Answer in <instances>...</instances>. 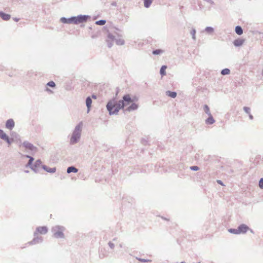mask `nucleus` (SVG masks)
<instances>
[{
	"label": "nucleus",
	"mask_w": 263,
	"mask_h": 263,
	"mask_svg": "<svg viewBox=\"0 0 263 263\" xmlns=\"http://www.w3.org/2000/svg\"><path fill=\"white\" fill-rule=\"evenodd\" d=\"M217 182L219 184H221V185H223V183H222V182L221 180H217Z\"/></svg>",
	"instance_id": "obj_41"
},
{
	"label": "nucleus",
	"mask_w": 263,
	"mask_h": 263,
	"mask_svg": "<svg viewBox=\"0 0 263 263\" xmlns=\"http://www.w3.org/2000/svg\"><path fill=\"white\" fill-rule=\"evenodd\" d=\"M122 105H120L119 102L117 103L116 101L113 99L108 101L106 105V108L110 115H117L120 109H122Z\"/></svg>",
	"instance_id": "obj_4"
},
{
	"label": "nucleus",
	"mask_w": 263,
	"mask_h": 263,
	"mask_svg": "<svg viewBox=\"0 0 263 263\" xmlns=\"http://www.w3.org/2000/svg\"><path fill=\"white\" fill-rule=\"evenodd\" d=\"M91 103H92L91 99L90 98V97H88L86 99V105L87 107V112H89V111L90 110V108L91 107Z\"/></svg>",
	"instance_id": "obj_18"
},
{
	"label": "nucleus",
	"mask_w": 263,
	"mask_h": 263,
	"mask_svg": "<svg viewBox=\"0 0 263 263\" xmlns=\"http://www.w3.org/2000/svg\"><path fill=\"white\" fill-rule=\"evenodd\" d=\"M228 231L232 234H239V232L238 231V228L237 229H230L228 230Z\"/></svg>",
	"instance_id": "obj_28"
},
{
	"label": "nucleus",
	"mask_w": 263,
	"mask_h": 263,
	"mask_svg": "<svg viewBox=\"0 0 263 263\" xmlns=\"http://www.w3.org/2000/svg\"><path fill=\"white\" fill-rule=\"evenodd\" d=\"M23 145L26 148L28 149L31 152H36L37 148L34 146L32 144L29 143L28 141H24L23 143Z\"/></svg>",
	"instance_id": "obj_8"
},
{
	"label": "nucleus",
	"mask_w": 263,
	"mask_h": 263,
	"mask_svg": "<svg viewBox=\"0 0 263 263\" xmlns=\"http://www.w3.org/2000/svg\"><path fill=\"white\" fill-rule=\"evenodd\" d=\"M42 168L48 173H54L56 172V167L50 168L45 165H43Z\"/></svg>",
	"instance_id": "obj_13"
},
{
	"label": "nucleus",
	"mask_w": 263,
	"mask_h": 263,
	"mask_svg": "<svg viewBox=\"0 0 263 263\" xmlns=\"http://www.w3.org/2000/svg\"><path fill=\"white\" fill-rule=\"evenodd\" d=\"M34 238H33V239L31 241L29 242L30 245H35L42 242V237L41 236H38L36 232L34 233Z\"/></svg>",
	"instance_id": "obj_10"
},
{
	"label": "nucleus",
	"mask_w": 263,
	"mask_h": 263,
	"mask_svg": "<svg viewBox=\"0 0 263 263\" xmlns=\"http://www.w3.org/2000/svg\"><path fill=\"white\" fill-rule=\"evenodd\" d=\"M119 247H120V248H122V247H123V246H122V244H121H121H120V245H119Z\"/></svg>",
	"instance_id": "obj_44"
},
{
	"label": "nucleus",
	"mask_w": 263,
	"mask_h": 263,
	"mask_svg": "<svg viewBox=\"0 0 263 263\" xmlns=\"http://www.w3.org/2000/svg\"><path fill=\"white\" fill-rule=\"evenodd\" d=\"M248 115H249V117L250 119L252 120L253 119V116L251 114V113L250 114H248Z\"/></svg>",
	"instance_id": "obj_40"
},
{
	"label": "nucleus",
	"mask_w": 263,
	"mask_h": 263,
	"mask_svg": "<svg viewBox=\"0 0 263 263\" xmlns=\"http://www.w3.org/2000/svg\"><path fill=\"white\" fill-rule=\"evenodd\" d=\"M203 109L205 114H206L208 116L211 115L210 108L207 105H204L203 106Z\"/></svg>",
	"instance_id": "obj_26"
},
{
	"label": "nucleus",
	"mask_w": 263,
	"mask_h": 263,
	"mask_svg": "<svg viewBox=\"0 0 263 263\" xmlns=\"http://www.w3.org/2000/svg\"><path fill=\"white\" fill-rule=\"evenodd\" d=\"M138 108V104L135 103H132V104L128 106L126 110L128 111H131L137 109Z\"/></svg>",
	"instance_id": "obj_14"
},
{
	"label": "nucleus",
	"mask_w": 263,
	"mask_h": 263,
	"mask_svg": "<svg viewBox=\"0 0 263 263\" xmlns=\"http://www.w3.org/2000/svg\"><path fill=\"white\" fill-rule=\"evenodd\" d=\"M190 169L192 171H197L199 170V167L197 166H192L190 167Z\"/></svg>",
	"instance_id": "obj_38"
},
{
	"label": "nucleus",
	"mask_w": 263,
	"mask_h": 263,
	"mask_svg": "<svg viewBox=\"0 0 263 263\" xmlns=\"http://www.w3.org/2000/svg\"><path fill=\"white\" fill-rule=\"evenodd\" d=\"M25 173H28L29 172L28 171H25Z\"/></svg>",
	"instance_id": "obj_46"
},
{
	"label": "nucleus",
	"mask_w": 263,
	"mask_h": 263,
	"mask_svg": "<svg viewBox=\"0 0 263 263\" xmlns=\"http://www.w3.org/2000/svg\"><path fill=\"white\" fill-rule=\"evenodd\" d=\"M3 140L6 141L9 144L11 143V141L10 140V138L7 135L5 136H4V138Z\"/></svg>",
	"instance_id": "obj_35"
},
{
	"label": "nucleus",
	"mask_w": 263,
	"mask_h": 263,
	"mask_svg": "<svg viewBox=\"0 0 263 263\" xmlns=\"http://www.w3.org/2000/svg\"><path fill=\"white\" fill-rule=\"evenodd\" d=\"M116 238L113 239V241H116Z\"/></svg>",
	"instance_id": "obj_47"
},
{
	"label": "nucleus",
	"mask_w": 263,
	"mask_h": 263,
	"mask_svg": "<svg viewBox=\"0 0 263 263\" xmlns=\"http://www.w3.org/2000/svg\"><path fill=\"white\" fill-rule=\"evenodd\" d=\"M0 16L5 21L9 20L10 18V15L0 12Z\"/></svg>",
	"instance_id": "obj_20"
},
{
	"label": "nucleus",
	"mask_w": 263,
	"mask_h": 263,
	"mask_svg": "<svg viewBox=\"0 0 263 263\" xmlns=\"http://www.w3.org/2000/svg\"><path fill=\"white\" fill-rule=\"evenodd\" d=\"M120 105H123L122 108H123L125 106L129 105L130 103L133 102V100L130 98L129 95H126L123 97V100L119 101Z\"/></svg>",
	"instance_id": "obj_6"
},
{
	"label": "nucleus",
	"mask_w": 263,
	"mask_h": 263,
	"mask_svg": "<svg viewBox=\"0 0 263 263\" xmlns=\"http://www.w3.org/2000/svg\"><path fill=\"white\" fill-rule=\"evenodd\" d=\"M25 157L29 159V161L27 163V164H26V166L29 167L31 168V165H33V164H32V163L33 161L34 160V158L30 156L29 155H25Z\"/></svg>",
	"instance_id": "obj_19"
},
{
	"label": "nucleus",
	"mask_w": 263,
	"mask_h": 263,
	"mask_svg": "<svg viewBox=\"0 0 263 263\" xmlns=\"http://www.w3.org/2000/svg\"><path fill=\"white\" fill-rule=\"evenodd\" d=\"M215 122L212 115L209 116L208 119L205 120V123L208 125L213 124Z\"/></svg>",
	"instance_id": "obj_16"
},
{
	"label": "nucleus",
	"mask_w": 263,
	"mask_h": 263,
	"mask_svg": "<svg viewBox=\"0 0 263 263\" xmlns=\"http://www.w3.org/2000/svg\"><path fill=\"white\" fill-rule=\"evenodd\" d=\"M243 110L245 111V112L246 114H250L251 109H250V107L245 106V107H243Z\"/></svg>",
	"instance_id": "obj_34"
},
{
	"label": "nucleus",
	"mask_w": 263,
	"mask_h": 263,
	"mask_svg": "<svg viewBox=\"0 0 263 263\" xmlns=\"http://www.w3.org/2000/svg\"><path fill=\"white\" fill-rule=\"evenodd\" d=\"M166 95L172 98H175L177 96V93L176 92L169 90L166 91Z\"/></svg>",
	"instance_id": "obj_22"
},
{
	"label": "nucleus",
	"mask_w": 263,
	"mask_h": 263,
	"mask_svg": "<svg viewBox=\"0 0 263 263\" xmlns=\"http://www.w3.org/2000/svg\"><path fill=\"white\" fill-rule=\"evenodd\" d=\"M47 86L53 88L55 87V84L53 81H50L47 83Z\"/></svg>",
	"instance_id": "obj_33"
},
{
	"label": "nucleus",
	"mask_w": 263,
	"mask_h": 263,
	"mask_svg": "<svg viewBox=\"0 0 263 263\" xmlns=\"http://www.w3.org/2000/svg\"><path fill=\"white\" fill-rule=\"evenodd\" d=\"M167 68V66L166 65H163L160 68V73L162 76H165L166 74V69Z\"/></svg>",
	"instance_id": "obj_24"
},
{
	"label": "nucleus",
	"mask_w": 263,
	"mask_h": 263,
	"mask_svg": "<svg viewBox=\"0 0 263 263\" xmlns=\"http://www.w3.org/2000/svg\"><path fill=\"white\" fill-rule=\"evenodd\" d=\"M42 161L41 160H37L33 165H31V169L35 173H37L40 172V167H42Z\"/></svg>",
	"instance_id": "obj_7"
},
{
	"label": "nucleus",
	"mask_w": 263,
	"mask_h": 263,
	"mask_svg": "<svg viewBox=\"0 0 263 263\" xmlns=\"http://www.w3.org/2000/svg\"><path fill=\"white\" fill-rule=\"evenodd\" d=\"M204 32H206V34L209 35H212L213 34L214 32V29L212 27H206L204 31Z\"/></svg>",
	"instance_id": "obj_17"
},
{
	"label": "nucleus",
	"mask_w": 263,
	"mask_h": 263,
	"mask_svg": "<svg viewBox=\"0 0 263 263\" xmlns=\"http://www.w3.org/2000/svg\"><path fill=\"white\" fill-rule=\"evenodd\" d=\"M230 73V70L228 68H225L221 70V74L222 75H227L229 74Z\"/></svg>",
	"instance_id": "obj_29"
},
{
	"label": "nucleus",
	"mask_w": 263,
	"mask_h": 263,
	"mask_svg": "<svg viewBox=\"0 0 263 263\" xmlns=\"http://www.w3.org/2000/svg\"><path fill=\"white\" fill-rule=\"evenodd\" d=\"M108 246L109 247V248L111 249H114V248H115V244L111 242V241H109L108 243Z\"/></svg>",
	"instance_id": "obj_37"
},
{
	"label": "nucleus",
	"mask_w": 263,
	"mask_h": 263,
	"mask_svg": "<svg viewBox=\"0 0 263 263\" xmlns=\"http://www.w3.org/2000/svg\"><path fill=\"white\" fill-rule=\"evenodd\" d=\"M89 17L90 16L87 15H79L77 16H72L68 18L62 17L61 18L60 21L64 24H73L77 25L86 22Z\"/></svg>",
	"instance_id": "obj_2"
},
{
	"label": "nucleus",
	"mask_w": 263,
	"mask_h": 263,
	"mask_svg": "<svg viewBox=\"0 0 263 263\" xmlns=\"http://www.w3.org/2000/svg\"><path fill=\"white\" fill-rule=\"evenodd\" d=\"M249 229V227L245 224H241L238 227L239 234L246 233Z\"/></svg>",
	"instance_id": "obj_9"
},
{
	"label": "nucleus",
	"mask_w": 263,
	"mask_h": 263,
	"mask_svg": "<svg viewBox=\"0 0 263 263\" xmlns=\"http://www.w3.org/2000/svg\"><path fill=\"white\" fill-rule=\"evenodd\" d=\"M83 123L80 122L74 127L70 138V144L71 145L77 143L80 140L82 135Z\"/></svg>",
	"instance_id": "obj_3"
},
{
	"label": "nucleus",
	"mask_w": 263,
	"mask_h": 263,
	"mask_svg": "<svg viewBox=\"0 0 263 263\" xmlns=\"http://www.w3.org/2000/svg\"><path fill=\"white\" fill-rule=\"evenodd\" d=\"M112 5L115 6L116 5V3H112Z\"/></svg>",
	"instance_id": "obj_45"
},
{
	"label": "nucleus",
	"mask_w": 263,
	"mask_h": 263,
	"mask_svg": "<svg viewBox=\"0 0 263 263\" xmlns=\"http://www.w3.org/2000/svg\"><path fill=\"white\" fill-rule=\"evenodd\" d=\"M15 21H18V19L15 18Z\"/></svg>",
	"instance_id": "obj_48"
},
{
	"label": "nucleus",
	"mask_w": 263,
	"mask_h": 263,
	"mask_svg": "<svg viewBox=\"0 0 263 263\" xmlns=\"http://www.w3.org/2000/svg\"><path fill=\"white\" fill-rule=\"evenodd\" d=\"M164 53V51L162 49H156L153 51V54L154 55H158Z\"/></svg>",
	"instance_id": "obj_27"
},
{
	"label": "nucleus",
	"mask_w": 263,
	"mask_h": 263,
	"mask_svg": "<svg viewBox=\"0 0 263 263\" xmlns=\"http://www.w3.org/2000/svg\"><path fill=\"white\" fill-rule=\"evenodd\" d=\"M116 31L114 33L110 32L108 33L106 42L109 48H111L112 46V43L114 41H115L118 45H123L124 44V41L121 38V31L119 29H116Z\"/></svg>",
	"instance_id": "obj_1"
},
{
	"label": "nucleus",
	"mask_w": 263,
	"mask_h": 263,
	"mask_svg": "<svg viewBox=\"0 0 263 263\" xmlns=\"http://www.w3.org/2000/svg\"><path fill=\"white\" fill-rule=\"evenodd\" d=\"M136 258L137 260H138L139 261L142 262H148L151 261V260H150V259H143V258H138L137 257H136Z\"/></svg>",
	"instance_id": "obj_32"
},
{
	"label": "nucleus",
	"mask_w": 263,
	"mask_h": 263,
	"mask_svg": "<svg viewBox=\"0 0 263 263\" xmlns=\"http://www.w3.org/2000/svg\"><path fill=\"white\" fill-rule=\"evenodd\" d=\"M244 43V40L242 39H236L233 42V44L236 47L241 46Z\"/></svg>",
	"instance_id": "obj_15"
},
{
	"label": "nucleus",
	"mask_w": 263,
	"mask_h": 263,
	"mask_svg": "<svg viewBox=\"0 0 263 263\" xmlns=\"http://www.w3.org/2000/svg\"><path fill=\"white\" fill-rule=\"evenodd\" d=\"M14 125L15 123L12 119H8L6 122V127L9 130H12Z\"/></svg>",
	"instance_id": "obj_11"
},
{
	"label": "nucleus",
	"mask_w": 263,
	"mask_h": 263,
	"mask_svg": "<svg viewBox=\"0 0 263 263\" xmlns=\"http://www.w3.org/2000/svg\"><path fill=\"white\" fill-rule=\"evenodd\" d=\"M259 186L260 189H263V178H261L259 180Z\"/></svg>",
	"instance_id": "obj_39"
},
{
	"label": "nucleus",
	"mask_w": 263,
	"mask_h": 263,
	"mask_svg": "<svg viewBox=\"0 0 263 263\" xmlns=\"http://www.w3.org/2000/svg\"><path fill=\"white\" fill-rule=\"evenodd\" d=\"M65 230V228L64 227L57 225L52 228L51 232L54 237L56 238H64L65 237L64 234Z\"/></svg>",
	"instance_id": "obj_5"
},
{
	"label": "nucleus",
	"mask_w": 263,
	"mask_h": 263,
	"mask_svg": "<svg viewBox=\"0 0 263 263\" xmlns=\"http://www.w3.org/2000/svg\"><path fill=\"white\" fill-rule=\"evenodd\" d=\"M78 171V170L74 166H69L67 169V173L69 174L70 173H77Z\"/></svg>",
	"instance_id": "obj_21"
},
{
	"label": "nucleus",
	"mask_w": 263,
	"mask_h": 263,
	"mask_svg": "<svg viewBox=\"0 0 263 263\" xmlns=\"http://www.w3.org/2000/svg\"><path fill=\"white\" fill-rule=\"evenodd\" d=\"M36 233H40L41 234H45L48 232V228L45 227H39L36 228Z\"/></svg>",
	"instance_id": "obj_12"
},
{
	"label": "nucleus",
	"mask_w": 263,
	"mask_h": 263,
	"mask_svg": "<svg viewBox=\"0 0 263 263\" xmlns=\"http://www.w3.org/2000/svg\"><path fill=\"white\" fill-rule=\"evenodd\" d=\"M196 31L195 28H193L191 31V34L192 35V39L195 41L196 40Z\"/></svg>",
	"instance_id": "obj_30"
},
{
	"label": "nucleus",
	"mask_w": 263,
	"mask_h": 263,
	"mask_svg": "<svg viewBox=\"0 0 263 263\" xmlns=\"http://www.w3.org/2000/svg\"><path fill=\"white\" fill-rule=\"evenodd\" d=\"M46 90L48 92H51V90L48 88H46Z\"/></svg>",
	"instance_id": "obj_42"
},
{
	"label": "nucleus",
	"mask_w": 263,
	"mask_h": 263,
	"mask_svg": "<svg viewBox=\"0 0 263 263\" xmlns=\"http://www.w3.org/2000/svg\"><path fill=\"white\" fill-rule=\"evenodd\" d=\"M248 231H250V232H251V233H254V232H253V230H252V229H250Z\"/></svg>",
	"instance_id": "obj_43"
},
{
	"label": "nucleus",
	"mask_w": 263,
	"mask_h": 263,
	"mask_svg": "<svg viewBox=\"0 0 263 263\" xmlns=\"http://www.w3.org/2000/svg\"><path fill=\"white\" fill-rule=\"evenodd\" d=\"M143 1H144V6L146 8H149L153 2V0H143Z\"/></svg>",
	"instance_id": "obj_25"
},
{
	"label": "nucleus",
	"mask_w": 263,
	"mask_h": 263,
	"mask_svg": "<svg viewBox=\"0 0 263 263\" xmlns=\"http://www.w3.org/2000/svg\"><path fill=\"white\" fill-rule=\"evenodd\" d=\"M105 23H106V21L104 20H101L96 22V24L100 25V26H103V25H105Z\"/></svg>",
	"instance_id": "obj_31"
},
{
	"label": "nucleus",
	"mask_w": 263,
	"mask_h": 263,
	"mask_svg": "<svg viewBox=\"0 0 263 263\" xmlns=\"http://www.w3.org/2000/svg\"><path fill=\"white\" fill-rule=\"evenodd\" d=\"M6 135V134L3 132V130L0 129V138L3 139L4 136Z\"/></svg>",
	"instance_id": "obj_36"
},
{
	"label": "nucleus",
	"mask_w": 263,
	"mask_h": 263,
	"mask_svg": "<svg viewBox=\"0 0 263 263\" xmlns=\"http://www.w3.org/2000/svg\"><path fill=\"white\" fill-rule=\"evenodd\" d=\"M235 32L238 35H241L243 33V30L240 26H237L235 27Z\"/></svg>",
	"instance_id": "obj_23"
}]
</instances>
